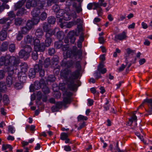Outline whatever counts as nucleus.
<instances>
[{
  "instance_id": "cd10ccee",
  "label": "nucleus",
  "mask_w": 152,
  "mask_h": 152,
  "mask_svg": "<svg viewBox=\"0 0 152 152\" xmlns=\"http://www.w3.org/2000/svg\"><path fill=\"white\" fill-rule=\"evenodd\" d=\"M26 10L24 8L20 9L16 13V15L17 16H23L26 13Z\"/></svg>"
},
{
  "instance_id": "603ef678",
  "label": "nucleus",
  "mask_w": 152,
  "mask_h": 152,
  "mask_svg": "<svg viewBox=\"0 0 152 152\" xmlns=\"http://www.w3.org/2000/svg\"><path fill=\"white\" fill-rule=\"evenodd\" d=\"M47 17V14L45 12H42L39 18L42 20H45Z\"/></svg>"
},
{
  "instance_id": "9b49d317",
  "label": "nucleus",
  "mask_w": 152,
  "mask_h": 152,
  "mask_svg": "<svg viewBox=\"0 0 152 152\" xmlns=\"http://www.w3.org/2000/svg\"><path fill=\"white\" fill-rule=\"evenodd\" d=\"M21 47L23 48V50L30 53L31 52L32 49L30 45H28L27 44H24L23 41H21Z\"/></svg>"
},
{
  "instance_id": "13d9d810",
  "label": "nucleus",
  "mask_w": 152,
  "mask_h": 152,
  "mask_svg": "<svg viewBox=\"0 0 152 152\" xmlns=\"http://www.w3.org/2000/svg\"><path fill=\"white\" fill-rule=\"evenodd\" d=\"M75 24H79V26H81L82 25L83 22L80 18H77L76 20L74 21Z\"/></svg>"
},
{
  "instance_id": "b1692460",
  "label": "nucleus",
  "mask_w": 152,
  "mask_h": 152,
  "mask_svg": "<svg viewBox=\"0 0 152 152\" xmlns=\"http://www.w3.org/2000/svg\"><path fill=\"white\" fill-rule=\"evenodd\" d=\"M23 83L19 80V82H15L13 85L15 88L17 89H20L23 87Z\"/></svg>"
},
{
  "instance_id": "bb28decb",
  "label": "nucleus",
  "mask_w": 152,
  "mask_h": 152,
  "mask_svg": "<svg viewBox=\"0 0 152 152\" xmlns=\"http://www.w3.org/2000/svg\"><path fill=\"white\" fill-rule=\"evenodd\" d=\"M7 37V32L4 31L2 30L0 32V40L3 41L6 39Z\"/></svg>"
},
{
  "instance_id": "69168bd1",
  "label": "nucleus",
  "mask_w": 152,
  "mask_h": 152,
  "mask_svg": "<svg viewBox=\"0 0 152 152\" xmlns=\"http://www.w3.org/2000/svg\"><path fill=\"white\" fill-rule=\"evenodd\" d=\"M8 131L9 132H10L12 134H13L15 131L14 128L11 126H8Z\"/></svg>"
},
{
  "instance_id": "0e129e2a",
  "label": "nucleus",
  "mask_w": 152,
  "mask_h": 152,
  "mask_svg": "<svg viewBox=\"0 0 152 152\" xmlns=\"http://www.w3.org/2000/svg\"><path fill=\"white\" fill-rule=\"evenodd\" d=\"M94 76L97 79H98L99 78L102 77L101 76V74L100 72H95L94 73Z\"/></svg>"
},
{
  "instance_id": "2eb2a0df",
  "label": "nucleus",
  "mask_w": 152,
  "mask_h": 152,
  "mask_svg": "<svg viewBox=\"0 0 152 152\" xmlns=\"http://www.w3.org/2000/svg\"><path fill=\"white\" fill-rule=\"evenodd\" d=\"M43 61L42 60H39L38 64H36L34 66V70L36 72H39L40 69H42V66Z\"/></svg>"
},
{
  "instance_id": "39448f33",
  "label": "nucleus",
  "mask_w": 152,
  "mask_h": 152,
  "mask_svg": "<svg viewBox=\"0 0 152 152\" xmlns=\"http://www.w3.org/2000/svg\"><path fill=\"white\" fill-rule=\"evenodd\" d=\"M58 30L57 29H54L53 30V31H49L46 33L45 45L46 47H49L52 41L51 37L53 35L55 34L56 31Z\"/></svg>"
},
{
  "instance_id": "8fccbe9b",
  "label": "nucleus",
  "mask_w": 152,
  "mask_h": 152,
  "mask_svg": "<svg viewBox=\"0 0 152 152\" xmlns=\"http://www.w3.org/2000/svg\"><path fill=\"white\" fill-rule=\"evenodd\" d=\"M75 7L76 11L77 13H80L82 11L81 3H79L77 6H76Z\"/></svg>"
},
{
  "instance_id": "6ab92c4d",
  "label": "nucleus",
  "mask_w": 152,
  "mask_h": 152,
  "mask_svg": "<svg viewBox=\"0 0 152 152\" xmlns=\"http://www.w3.org/2000/svg\"><path fill=\"white\" fill-rule=\"evenodd\" d=\"M26 1V0H22L17 3L14 5L15 10H17L18 9H20L22 6Z\"/></svg>"
},
{
  "instance_id": "20e7f679",
  "label": "nucleus",
  "mask_w": 152,
  "mask_h": 152,
  "mask_svg": "<svg viewBox=\"0 0 152 152\" xmlns=\"http://www.w3.org/2000/svg\"><path fill=\"white\" fill-rule=\"evenodd\" d=\"M78 36L77 32L73 30L70 31L67 35V37H65L64 39V42L65 43L67 44L69 42L70 40L71 43L74 44L76 39L75 37Z\"/></svg>"
},
{
  "instance_id": "58836bf2",
  "label": "nucleus",
  "mask_w": 152,
  "mask_h": 152,
  "mask_svg": "<svg viewBox=\"0 0 152 152\" xmlns=\"http://www.w3.org/2000/svg\"><path fill=\"white\" fill-rule=\"evenodd\" d=\"M42 91L45 94H49L50 92V89L46 85H45L42 88Z\"/></svg>"
},
{
  "instance_id": "ea45409f",
  "label": "nucleus",
  "mask_w": 152,
  "mask_h": 152,
  "mask_svg": "<svg viewBox=\"0 0 152 152\" xmlns=\"http://www.w3.org/2000/svg\"><path fill=\"white\" fill-rule=\"evenodd\" d=\"M30 30L27 28L26 26L23 27L21 29V31L23 34H26L28 33Z\"/></svg>"
},
{
  "instance_id": "3c124183",
  "label": "nucleus",
  "mask_w": 152,
  "mask_h": 152,
  "mask_svg": "<svg viewBox=\"0 0 152 152\" xmlns=\"http://www.w3.org/2000/svg\"><path fill=\"white\" fill-rule=\"evenodd\" d=\"M15 49V45L14 44H12L10 45L9 49V51L12 53L14 52Z\"/></svg>"
},
{
  "instance_id": "4be33fe9",
  "label": "nucleus",
  "mask_w": 152,
  "mask_h": 152,
  "mask_svg": "<svg viewBox=\"0 0 152 152\" xmlns=\"http://www.w3.org/2000/svg\"><path fill=\"white\" fill-rule=\"evenodd\" d=\"M59 61V58L57 56H54L51 59V63L53 67H54V65H57Z\"/></svg>"
},
{
  "instance_id": "423d86ee",
  "label": "nucleus",
  "mask_w": 152,
  "mask_h": 152,
  "mask_svg": "<svg viewBox=\"0 0 152 152\" xmlns=\"http://www.w3.org/2000/svg\"><path fill=\"white\" fill-rule=\"evenodd\" d=\"M61 65L62 67H66L67 68L73 67L75 64V62L72 60H70L67 61L63 60L61 62Z\"/></svg>"
},
{
  "instance_id": "c9c22d12",
  "label": "nucleus",
  "mask_w": 152,
  "mask_h": 152,
  "mask_svg": "<svg viewBox=\"0 0 152 152\" xmlns=\"http://www.w3.org/2000/svg\"><path fill=\"white\" fill-rule=\"evenodd\" d=\"M63 43L61 41L59 40L58 41L54 43L55 47L57 49H59L62 47Z\"/></svg>"
},
{
  "instance_id": "680f3d73",
  "label": "nucleus",
  "mask_w": 152,
  "mask_h": 152,
  "mask_svg": "<svg viewBox=\"0 0 152 152\" xmlns=\"http://www.w3.org/2000/svg\"><path fill=\"white\" fill-rule=\"evenodd\" d=\"M9 20V18H4L0 19V23L1 24H4Z\"/></svg>"
},
{
  "instance_id": "052dcab7",
  "label": "nucleus",
  "mask_w": 152,
  "mask_h": 152,
  "mask_svg": "<svg viewBox=\"0 0 152 152\" xmlns=\"http://www.w3.org/2000/svg\"><path fill=\"white\" fill-rule=\"evenodd\" d=\"M63 105V104L62 102H56L55 106L59 110L62 107Z\"/></svg>"
},
{
  "instance_id": "2f4dec72",
  "label": "nucleus",
  "mask_w": 152,
  "mask_h": 152,
  "mask_svg": "<svg viewBox=\"0 0 152 152\" xmlns=\"http://www.w3.org/2000/svg\"><path fill=\"white\" fill-rule=\"evenodd\" d=\"M36 72L34 71V69H30L28 72V76L30 78H33L35 77V74Z\"/></svg>"
},
{
  "instance_id": "37998d69",
  "label": "nucleus",
  "mask_w": 152,
  "mask_h": 152,
  "mask_svg": "<svg viewBox=\"0 0 152 152\" xmlns=\"http://www.w3.org/2000/svg\"><path fill=\"white\" fill-rule=\"evenodd\" d=\"M63 19L65 20L68 21L69 20L71 19V16L68 13H64L63 16Z\"/></svg>"
},
{
  "instance_id": "dca6fc26",
  "label": "nucleus",
  "mask_w": 152,
  "mask_h": 152,
  "mask_svg": "<svg viewBox=\"0 0 152 152\" xmlns=\"http://www.w3.org/2000/svg\"><path fill=\"white\" fill-rule=\"evenodd\" d=\"M45 47L44 43H42L37 47H34V50L37 51L43 52L44 51Z\"/></svg>"
},
{
  "instance_id": "a211bd4d",
  "label": "nucleus",
  "mask_w": 152,
  "mask_h": 152,
  "mask_svg": "<svg viewBox=\"0 0 152 152\" xmlns=\"http://www.w3.org/2000/svg\"><path fill=\"white\" fill-rule=\"evenodd\" d=\"M43 65L45 68H47L50 66L53 67L50 59L49 58H47L44 61Z\"/></svg>"
},
{
  "instance_id": "5fc2aeb1",
  "label": "nucleus",
  "mask_w": 152,
  "mask_h": 152,
  "mask_svg": "<svg viewBox=\"0 0 152 152\" xmlns=\"http://www.w3.org/2000/svg\"><path fill=\"white\" fill-rule=\"evenodd\" d=\"M45 4L44 3H41L39 2L38 1H37V5L36 6L37 7V8L38 9H41L43 8V7H44Z\"/></svg>"
},
{
  "instance_id": "7ed1b4c3",
  "label": "nucleus",
  "mask_w": 152,
  "mask_h": 152,
  "mask_svg": "<svg viewBox=\"0 0 152 152\" xmlns=\"http://www.w3.org/2000/svg\"><path fill=\"white\" fill-rule=\"evenodd\" d=\"M82 54L80 50H78L77 53H75L71 49H68L66 52V55L67 58H69L77 60L79 59Z\"/></svg>"
},
{
  "instance_id": "4c0bfd02",
  "label": "nucleus",
  "mask_w": 152,
  "mask_h": 152,
  "mask_svg": "<svg viewBox=\"0 0 152 152\" xmlns=\"http://www.w3.org/2000/svg\"><path fill=\"white\" fill-rule=\"evenodd\" d=\"M59 1V0H47V6L48 7L51 6L53 4L56 3Z\"/></svg>"
},
{
  "instance_id": "6e6552de",
  "label": "nucleus",
  "mask_w": 152,
  "mask_h": 152,
  "mask_svg": "<svg viewBox=\"0 0 152 152\" xmlns=\"http://www.w3.org/2000/svg\"><path fill=\"white\" fill-rule=\"evenodd\" d=\"M18 54L20 58H23L24 60H27L30 56V54L29 53L24 50L23 49H21L20 50Z\"/></svg>"
},
{
  "instance_id": "1a4fd4ad",
  "label": "nucleus",
  "mask_w": 152,
  "mask_h": 152,
  "mask_svg": "<svg viewBox=\"0 0 152 152\" xmlns=\"http://www.w3.org/2000/svg\"><path fill=\"white\" fill-rule=\"evenodd\" d=\"M41 88H42V87L39 84L38 81H36L34 82V85L31 84L29 88L30 91L33 92L35 90H38Z\"/></svg>"
},
{
  "instance_id": "473e14b6",
  "label": "nucleus",
  "mask_w": 152,
  "mask_h": 152,
  "mask_svg": "<svg viewBox=\"0 0 152 152\" xmlns=\"http://www.w3.org/2000/svg\"><path fill=\"white\" fill-rule=\"evenodd\" d=\"M7 148L9 149V151H12V147L11 145L9 144H3L2 145V151H5Z\"/></svg>"
},
{
  "instance_id": "c85d7f7f",
  "label": "nucleus",
  "mask_w": 152,
  "mask_h": 152,
  "mask_svg": "<svg viewBox=\"0 0 152 152\" xmlns=\"http://www.w3.org/2000/svg\"><path fill=\"white\" fill-rule=\"evenodd\" d=\"M71 102V98L67 97H65L63 100V103L64 107H66L67 104H70Z\"/></svg>"
},
{
  "instance_id": "5701e85b",
  "label": "nucleus",
  "mask_w": 152,
  "mask_h": 152,
  "mask_svg": "<svg viewBox=\"0 0 152 152\" xmlns=\"http://www.w3.org/2000/svg\"><path fill=\"white\" fill-rule=\"evenodd\" d=\"M8 43L7 42H3L0 47V50L1 51H5L7 50L8 48Z\"/></svg>"
},
{
  "instance_id": "412c9836",
  "label": "nucleus",
  "mask_w": 152,
  "mask_h": 152,
  "mask_svg": "<svg viewBox=\"0 0 152 152\" xmlns=\"http://www.w3.org/2000/svg\"><path fill=\"white\" fill-rule=\"evenodd\" d=\"M21 70L20 72H26L28 70V67L27 63L23 62L21 63L20 65Z\"/></svg>"
},
{
  "instance_id": "338daca9",
  "label": "nucleus",
  "mask_w": 152,
  "mask_h": 152,
  "mask_svg": "<svg viewBox=\"0 0 152 152\" xmlns=\"http://www.w3.org/2000/svg\"><path fill=\"white\" fill-rule=\"evenodd\" d=\"M39 84L41 85V86H42V87L44 86L45 85H46L45 81L43 79H41L39 80Z\"/></svg>"
},
{
  "instance_id": "de8ad7c7",
  "label": "nucleus",
  "mask_w": 152,
  "mask_h": 152,
  "mask_svg": "<svg viewBox=\"0 0 152 152\" xmlns=\"http://www.w3.org/2000/svg\"><path fill=\"white\" fill-rule=\"evenodd\" d=\"M68 137V135L67 133L65 132H62L61 134V139L63 140H64Z\"/></svg>"
},
{
  "instance_id": "72a5a7b5",
  "label": "nucleus",
  "mask_w": 152,
  "mask_h": 152,
  "mask_svg": "<svg viewBox=\"0 0 152 152\" xmlns=\"http://www.w3.org/2000/svg\"><path fill=\"white\" fill-rule=\"evenodd\" d=\"M23 21V19L20 18H18L15 20V24L17 26H20Z\"/></svg>"
},
{
  "instance_id": "ddd939ff",
  "label": "nucleus",
  "mask_w": 152,
  "mask_h": 152,
  "mask_svg": "<svg viewBox=\"0 0 152 152\" xmlns=\"http://www.w3.org/2000/svg\"><path fill=\"white\" fill-rule=\"evenodd\" d=\"M127 54L126 57L125 62L126 64L129 62V55H131L133 56L134 53V51L130 49L129 48H127L126 49Z\"/></svg>"
},
{
  "instance_id": "393cba45",
  "label": "nucleus",
  "mask_w": 152,
  "mask_h": 152,
  "mask_svg": "<svg viewBox=\"0 0 152 152\" xmlns=\"http://www.w3.org/2000/svg\"><path fill=\"white\" fill-rule=\"evenodd\" d=\"M43 32L42 28H37L35 32V35L38 37L41 38L43 36Z\"/></svg>"
},
{
  "instance_id": "4d7b16f0",
  "label": "nucleus",
  "mask_w": 152,
  "mask_h": 152,
  "mask_svg": "<svg viewBox=\"0 0 152 152\" xmlns=\"http://www.w3.org/2000/svg\"><path fill=\"white\" fill-rule=\"evenodd\" d=\"M8 18L9 20L10 18H14L15 17V15L13 11H10L8 14Z\"/></svg>"
},
{
  "instance_id": "c756f323",
  "label": "nucleus",
  "mask_w": 152,
  "mask_h": 152,
  "mask_svg": "<svg viewBox=\"0 0 152 152\" xmlns=\"http://www.w3.org/2000/svg\"><path fill=\"white\" fill-rule=\"evenodd\" d=\"M7 86L5 83L4 82H0V92H4L6 90Z\"/></svg>"
},
{
  "instance_id": "a19ab883",
  "label": "nucleus",
  "mask_w": 152,
  "mask_h": 152,
  "mask_svg": "<svg viewBox=\"0 0 152 152\" xmlns=\"http://www.w3.org/2000/svg\"><path fill=\"white\" fill-rule=\"evenodd\" d=\"M37 51L35 50L32 52V56L33 59L34 60H36L38 59V54Z\"/></svg>"
},
{
  "instance_id": "c03bdc74",
  "label": "nucleus",
  "mask_w": 152,
  "mask_h": 152,
  "mask_svg": "<svg viewBox=\"0 0 152 152\" xmlns=\"http://www.w3.org/2000/svg\"><path fill=\"white\" fill-rule=\"evenodd\" d=\"M11 23V22H7V23L4 25L3 26V31H4L6 32V31L9 28L10 26V24Z\"/></svg>"
},
{
  "instance_id": "f257e3e1",
  "label": "nucleus",
  "mask_w": 152,
  "mask_h": 152,
  "mask_svg": "<svg viewBox=\"0 0 152 152\" xmlns=\"http://www.w3.org/2000/svg\"><path fill=\"white\" fill-rule=\"evenodd\" d=\"M19 63L18 59L14 56H11L9 55L1 57L0 58V65L1 66L4 65L5 66H10L11 67L16 66ZM7 68L8 76L7 77L6 82L7 87H10L16 81L17 78L15 76L13 69L10 67Z\"/></svg>"
},
{
  "instance_id": "bf43d9fd",
  "label": "nucleus",
  "mask_w": 152,
  "mask_h": 152,
  "mask_svg": "<svg viewBox=\"0 0 152 152\" xmlns=\"http://www.w3.org/2000/svg\"><path fill=\"white\" fill-rule=\"evenodd\" d=\"M75 67L77 69L76 70H79L80 71L81 67L79 61H77L75 63Z\"/></svg>"
},
{
  "instance_id": "a18cd8bd",
  "label": "nucleus",
  "mask_w": 152,
  "mask_h": 152,
  "mask_svg": "<svg viewBox=\"0 0 152 152\" xmlns=\"http://www.w3.org/2000/svg\"><path fill=\"white\" fill-rule=\"evenodd\" d=\"M33 44L34 45V47H37L40 44V40L37 38H33Z\"/></svg>"
},
{
  "instance_id": "f3484780",
  "label": "nucleus",
  "mask_w": 152,
  "mask_h": 152,
  "mask_svg": "<svg viewBox=\"0 0 152 152\" xmlns=\"http://www.w3.org/2000/svg\"><path fill=\"white\" fill-rule=\"evenodd\" d=\"M32 36L31 35H28L24 37L23 42L24 44H31L33 41Z\"/></svg>"
},
{
  "instance_id": "9d476101",
  "label": "nucleus",
  "mask_w": 152,
  "mask_h": 152,
  "mask_svg": "<svg viewBox=\"0 0 152 152\" xmlns=\"http://www.w3.org/2000/svg\"><path fill=\"white\" fill-rule=\"evenodd\" d=\"M18 77L20 81L24 83L26 82L27 76L25 72H20L18 74Z\"/></svg>"
},
{
  "instance_id": "e433bc0d",
  "label": "nucleus",
  "mask_w": 152,
  "mask_h": 152,
  "mask_svg": "<svg viewBox=\"0 0 152 152\" xmlns=\"http://www.w3.org/2000/svg\"><path fill=\"white\" fill-rule=\"evenodd\" d=\"M4 105H7L10 103V100L7 95H4V96L3 101Z\"/></svg>"
},
{
  "instance_id": "0eeeda50",
  "label": "nucleus",
  "mask_w": 152,
  "mask_h": 152,
  "mask_svg": "<svg viewBox=\"0 0 152 152\" xmlns=\"http://www.w3.org/2000/svg\"><path fill=\"white\" fill-rule=\"evenodd\" d=\"M144 102L146 103L148 106V110L145 109V111L148 113V114H146V115L152 114V98L150 99H147L144 100Z\"/></svg>"
},
{
  "instance_id": "4468645a",
  "label": "nucleus",
  "mask_w": 152,
  "mask_h": 152,
  "mask_svg": "<svg viewBox=\"0 0 152 152\" xmlns=\"http://www.w3.org/2000/svg\"><path fill=\"white\" fill-rule=\"evenodd\" d=\"M55 29H57L58 30H56V32H57L56 37L59 40L61 41L64 38V34L63 32L59 31L58 28H56Z\"/></svg>"
},
{
  "instance_id": "f704fd0d",
  "label": "nucleus",
  "mask_w": 152,
  "mask_h": 152,
  "mask_svg": "<svg viewBox=\"0 0 152 152\" xmlns=\"http://www.w3.org/2000/svg\"><path fill=\"white\" fill-rule=\"evenodd\" d=\"M48 21L49 24H53L56 22V19L53 16H50L48 18Z\"/></svg>"
},
{
  "instance_id": "774afa93",
  "label": "nucleus",
  "mask_w": 152,
  "mask_h": 152,
  "mask_svg": "<svg viewBox=\"0 0 152 152\" xmlns=\"http://www.w3.org/2000/svg\"><path fill=\"white\" fill-rule=\"evenodd\" d=\"M93 4L94 6L93 8L94 10H96L97 8H99L100 7V4L99 3L94 2Z\"/></svg>"
},
{
  "instance_id": "79ce46f5",
  "label": "nucleus",
  "mask_w": 152,
  "mask_h": 152,
  "mask_svg": "<svg viewBox=\"0 0 152 152\" xmlns=\"http://www.w3.org/2000/svg\"><path fill=\"white\" fill-rule=\"evenodd\" d=\"M34 25V24L32 23V21L30 20H28L27 23L25 26L27 27V28H28L30 30H31L32 28V26Z\"/></svg>"
},
{
  "instance_id": "7c9ffc66",
  "label": "nucleus",
  "mask_w": 152,
  "mask_h": 152,
  "mask_svg": "<svg viewBox=\"0 0 152 152\" xmlns=\"http://www.w3.org/2000/svg\"><path fill=\"white\" fill-rule=\"evenodd\" d=\"M64 12V10L60 9L56 12V17L57 18H59L61 17H63Z\"/></svg>"
},
{
  "instance_id": "09e8293b",
  "label": "nucleus",
  "mask_w": 152,
  "mask_h": 152,
  "mask_svg": "<svg viewBox=\"0 0 152 152\" xmlns=\"http://www.w3.org/2000/svg\"><path fill=\"white\" fill-rule=\"evenodd\" d=\"M33 19L31 21L34 24V25H36L39 22L40 18L39 17H33Z\"/></svg>"
},
{
  "instance_id": "aec40b11",
  "label": "nucleus",
  "mask_w": 152,
  "mask_h": 152,
  "mask_svg": "<svg viewBox=\"0 0 152 152\" xmlns=\"http://www.w3.org/2000/svg\"><path fill=\"white\" fill-rule=\"evenodd\" d=\"M40 13V10L37 8H34L31 13L33 17H39V15Z\"/></svg>"
},
{
  "instance_id": "49530a36",
  "label": "nucleus",
  "mask_w": 152,
  "mask_h": 152,
  "mask_svg": "<svg viewBox=\"0 0 152 152\" xmlns=\"http://www.w3.org/2000/svg\"><path fill=\"white\" fill-rule=\"evenodd\" d=\"M23 37V34L20 31H19L16 36V39L18 41L21 40Z\"/></svg>"
},
{
  "instance_id": "a878e982",
  "label": "nucleus",
  "mask_w": 152,
  "mask_h": 152,
  "mask_svg": "<svg viewBox=\"0 0 152 152\" xmlns=\"http://www.w3.org/2000/svg\"><path fill=\"white\" fill-rule=\"evenodd\" d=\"M49 25L46 22L43 23L42 25V27L44 31L46 32V33L48 32L49 31H53V30H50Z\"/></svg>"
},
{
  "instance_id": "6e6d98bb",
  "label": "nucleus",
  "mask_w": 152,
  "mask_h": 152,
  "mask_svg": "<svg viewBox=\"0 0 152 152\" xmlns=\"http://www.w3.org/2000/svg\"><path fill=\"white\" fill-rule=\"evenodd\" d=\"M77 118L78 121L84 120L86 121L88 119V118L87 117L81 115H79L78 116Z\"/></svg>"
},
{
  "instance_id": "f03ea898",
  "label": "nucleus",
  "mask_w": 152,
  "mask_h": 152,
  "mask_svg": "<svg viewBox=\"0 0 152 152\" xmlns=\"http://www.w3.org/2000/svg\"><path fill=\"white\" fill-rule=\"evenodd\" d=\"M80 71L79 70H76L73 72L71 75V76L68 80V87L71 91H74L77 88V84L75 83V79H77L80 75Z\"/></svg>"
},
{
  "instance_id": "e2e57ef3",
  "label": "nucleus",
  "mask_w": 152,
  "mask_h": 152,
  "mask_svg": "<svg viewBox=\"0 0 152 152\" xmlns=\"http://www.w3.org/2000/svg\"><path fill=\"white\" fill-rule=\"evenodd\" d=\"M49 54L52 56L53 55L55 52V50L53 48H50L48 50Z\"/></svg>"
},
{
  "instance_id": "864d4df0",
  "label": "nucleus",
  "mask_w": 152,
  "mask_h": 152,
  "mask_svg": "<svg viewBox=\"0 0 152 152\" xmlns=\"http://www.w3.org/2000/svg\"><path fill=\"white\" fill-rule=\"evenodd\" d=\"M55 77L54 75H50L48 77V81L53 82L55 81Z\"/></svg>"
},
{
  "instance_id": "f8f14e48",
  "label": "nucleus",
  "mask_w": 152,
  "mask_h": 152,
  "mask_svg": "<svg viewBox=\"0 0 152 152\" xmlns=\"http://www.w3.org/2000/svg\"><path fill=\"white\" fill-rule=\"evenodd\" d=\"M126 37V33L124 31H123L121 33L115 35L114 40L115 41H116L117 40H123L125 39Z\"/></svg>"
}]
</instances>
